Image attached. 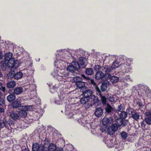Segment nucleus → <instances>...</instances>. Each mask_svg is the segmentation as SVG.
<instances>
[{
	"label": "nucleus",
	"mask_w": 151,
	"mask_h": 151,
	"mask_svg": "<svg viewBox=\"0 0 151 151\" xmlns=\"http://www.w3.org/2000/svg\"><path fill=\"white\" fill-rule=\"evenodd\" d=\"M81 76L84 80L88 81L90 84H91L93 85L94 88L96 93V94L100 96L102 103L103 105L106 104V99L105 96H102V94L101 93V92L99 88L96 84L94 80L91 78L89 76H86L83 74H82Z\"/></svg>",
	"instance_id": "1"
},
{
	"label": "nucleus",
	"mask_w": 151,
	"mask_h": 151,
	"mask_svg": "<svg viewBox=\"0 0 151 151\" xmlns=\"http://www.w3.org/2000/svg\"><path fill=\"white\" fill-rule=\"evenodd\" d=\"M21 53L19 54V56L22 57L21 59H19V66L22 65L23 67L28 66L29 68L32 66L33 63L31 59L28 55V53L24 51L22 48H20Z\"/></svg>",
	"instance_id": "2"
},
{
	"label": "nucleus",
	"mask_w": 151,
	"mask_h": 151,
	"mask_svg": "<svg viewBox=\"0 0 151 151\" xmlns=\"http://www.w3.org/2000/svg\"><path fill=\"white\" fill-rule=\"evenodd\" d=\"M31 107L29 106H21V104L19 101V116L22 117H26L27 115V111L30 110Z\"/></svg>",
	"instance_id": "3"
},
{
	"label": "nucleus",
	"mask_w": 151,
	"mask_h": 151,
	"mask_svg": "<svg viewBox=\"0 0 151 151\" xmlns=\"http://www.w3.org/2000/svg\"><path fill=\"white\" fill-rule=\"evenodd\" d=\"M105 116L102 120V124L105 127V128L109 126H110L114 123V120L112 116H111L109 117Z\"/></svg>",
	"instance_id": "4"
},
{
	"label": "nucleus",
	"mask_w": 151,
	"mask_h": 151,
	"mask_svg": "<svg viewBox=\"0 0 151 151\" xmlns=\"http://www.w3.org/2000/svg\"><path fill=\"white\" fill-rule=\"evenodd\" d=\"M17 62L18 61L15 60L14 58H12L7 61L8 68L11 69L13 68L15 70L17 69L19 65V63Z\"/></svg>",
	"instance_id": "5"
},
{
	"label": "nucleus",
	"mask_w": 151,
	"mask_h": 151,
	"mask_svg": "<svg viewBox=\"0 0 151 151\" xmlns=\"http://www.w3.org/2000/svg\"><path fill=\"white\" fill-rule=\"evenodd\" d=\"M99 101V100L97 96L92 95L90 98L89 103L87 104V108L91 107L93 105L97 104Z\"/></svg>",
	"instance_id": "6"
},
{
	"label": "nucleus",
	"mask_w": 151,
	"mask_h": 151,
	"mask_svg": "<svg viewBox=\"0 0 151 151\" xmlns=\"http://www.w3.org/2000/svg\"><path fill=\"white\" fill-rule=\"evenodd\" d=\"M105 110L106 116H107L108 114H110L111 116H113L115 114L116 111V109H114L112 106L109 104H107L105 108Z\"/></svg>",
	"instance_id": "7"
},
{
	"label": "nucleus",
	"mask_w": 151,
	"mask_h": 151,
	"mask_svg": "<svg viewBox=\"0 0 151 151\" xmlns=\"http://www.w3.org/2000/svg\"><path fill=\"white\" fill-rule=\"evenodd\" d=\"M111 125L109 126L107 129L108 133L111 135H113L117 130L118 126V125L113 123Z\"/></svg>",
	"instance_id": "8"
},
{
	"label": "nucleus",
	"mask_w": 151,
	"mask_h": 151,
	"mask_svg": "<svg viewBox=\"0 0 151 151\" xmlns=\"http://www.w3.org/2000/svg\"><path fill=\"white\" fill-rule=\"evenodd\" d=\"M44 145H39L37 143H33L32 147V151H44Z\"/></svg>",
	"instance_id": "9"
},
{
	"label": "nucleus",
	"mask_w": 151,
	"mask_h": 151,
	"mask_svg": "<svg viewBox=\"0 0 151 151\" xmlns=\"http://www.w3.org/2000/svg\"><path fill=\"white\" fill-rule=\"evenodd\" d=\"M11 71L9 72L7 74V77L8 78H11L13 77H14L15 79H18L19 77L18 76V73L19 72H17V69H11Z\"/></svg>",
	"instance_id": "10"
},
{
	"label": "nucleus",
	"mask_w": 151,
	"mask_h": 151,
	"mask_svg": "<svg viewBox=\"0 0 151 151\" xmlns=\"http://www.w3.org/2000/svg\"><path fill=\"white\" fill-rule=\"evenodd\" d=\"M105 76L106 79H109L110 81L113 83H116L119 80V78L115 76H111V74H105Z\"/></svg>",
	"instance_id": "11"
},
{
	"label": "nucleus",
	"mask_w": 151,
	"mask_h": 151,
	"mask_svg": "<svg viewBox=\"0 0 151 151\" xmlns=\"http://www.w3.org/2000/svg\"><path fill=\"white\" fill-rule=\"evenodd\" d=\"M82 96L86 97H88L90 98L93 94V91H92L89 89L88 88L86 87L82 90Z\"/></svg>",
	"instance_id": "12"
},
{
	"label": "nucleus",
	"mask_w": 151,
	"mask_h": 151,
	"mask_svg": "<svg viewBox=\"0 0 151 151\" xmlns=\"http://www.w3.org/2000/svg\"><path fill=\"white\" fill-rule=\"evenodd\" d=\"M90 98L88 97H86L82 96V97L80 99V102L81 104L85 105V108L88 109L89 108H87V104L89 103Z\"/></svg>",
	"instance_id": "13"
},
{
	"label": "nucleus",
	"mask_w": 151,
	"mask_h": 151,
	"mask_svg": "<svg viewBox=\"0 0 151 151\" xmlns=\"http://www.w3.org/2000/svg\"><path fill=\"white\" fill-rule=\"evenodd\" d=\"M114 69L112 66H110L104 65H103L102 68V70L105 72V74H110V73L111 72L113 69Z\"/></svg>",
	"instance_id": "14"
},
{
	"label": "nucleus",
	"mask_w": 151,
	"mask_h": 151,
	"mask_svg": "<svg viewBox=\"0 0 151 151\" xmlns=\"http://www.w3.org/2000/svg\"><path fill=\"white\" fill-rule=\"evenodd\" d=\"M57 147L53 143L50 144L48 147L44 146V151H55Z\"/></svg>",
	"instance_id": "15"
},
{
	"label": "nucleus",
	"mask_w": 151,
	"mask_h": 151,
	"mask_svg": "<svg viewBox=\"0 0 151 151\" xmlns=\"http://www.w3.org/2000/svg\"><path fill=\"white\" fill-rule=\"evenodd\" d=\"M86 61L87 59L86 58L83 57H81L79 58V62L80 68H84L86 67Z\"/></svg>",
	"instance_id": "16"
},
{
	"label": "nucleus",
	"mask_w": 151,
	"mask_h": 151,
	"mask_svg": "<svg viewBox=\"0 0 151 151\" xmlns=\"http://www.w3.org/2000/svg\"><path fill=\"white\" fill-rule=\"evenodd\" d=\"M146 117L144 119V121L148 125H151V114L150 113H145Z\"/></svg>",
	"instance_id": "17"
},
{
	"label": "nucleus",
	"mask_w": 151,
	"mask_h": 151,
	"mask_svg": "<svg viewBox=\"0 0 151 151\" xmlns=\"http://www.w3.org/2000/svg\"><path fill=\"white\" fill-rule=\"evenodd\" d=\"M94 114L96 117H100L103 114V110L101 107L96 108Z\"/></svg>",
	"instance_id": "18"
},
{
	"label": "nucleus",
	"mask_w": 151,
	"mask_h": 151,
	"mask_svg": "<svg viewBox=\"0 0 151 151\" xmlns=\"http://www.w3.org/2000/svg\"><path fill=\"white\" fill-rule=\"evenodd\" d=\"M118 121L120 122L119 123H118V122L117 121V124L119 127L122 126L123 127H125L128 124L129 121L128 120H123V119H118Z\"/></svg>",
	"instance_id": "19"
},
{
	"label": "nucleus",
	"mask_w": 151,
	"mask_h": 151,
	"mask_svg": "<svg viewBox=\"0 0 151 151\" xmlns=\"http://www.w3.org/2000/svg\"><path fill=\"white\" fill-rule=\"evenodd\" d=\"M140 116L139 113L135 111L134 113L131 115V117L134 120L138 121L139 119V117Z\"/></svg>",
	"instance_id": "20"
},
{
	"label": "nucleus",
	"mask_w": 151,
	"mask_h": 151,
	"mask_svg": "<svg viewBox=\"0 0 151 151\" xmlns=\"http://www.w3.org/2000/svg\"><path fill=\"white\" fill-rule=\"evenodd\" d=\"M105 77V74L101 71L96 72L95 75V78L97 80H99Z\"/></svg>",
	"instance_id": "21"
},
{
	"label": "nucleus",
	"mask_w": 151,
	"mask_h": 151,
	"mask_svg": "<svg viewBox=\"0 0 151 151\" xmlns=\"http://www.w3.org/2000/svg\"><path fill=\"white\" fill-rule=\"evenodd\" d=\"M108 83L109 82L107 81H104L101 83L100 86L101 89H100L101 91L102 92H104L106 90Z\"/></svg>",
	"instance_id": "22"
},
{
	"label": "nucleus",
	"mask_w": 151,
	"mask_h": 151,
	"mask_svg": "<svg viewBox=\"0 0 151 151\" xmlns=\"http://www.w3.org/2000/svg\"><path fill=\"white\" fill-rule=\"evenodd\" d=\"M85 83L84 82L82 81L80 82H77L76 83V85L78 88L81 89V90L86 88V86H85Z\"/></svg>",
	"instance_id": "23"
},
{
	"label": "nucleus",
	"mask_w": 151,
	"mask_h": 151,
	"mask_svg": "<svg viewBox=\"0 0 151 151\" xmlns=\"http://www.w3.org/2000/svg\"><path fill=\"white\" fill-rule=\"evenodd\" d=\"M120 113L119 114L120 119H125L127 116V113L124 111L120 112Z\"/></svg>",
	"instance_id": "24"
},
{
	"label": "nucleus",
	"mask_w": 151,
	"mask_h": 151,
	"mask_svg": "<svg viewBox=\"0 0 151 151\" xmlns=\"http://www.w3.org/2000/svg\"><path fill=\"white\" fill-rule=\"evenodd\" d=\"M9 123L5 120L0 121V127L3 128L4 127H7Z\"/></svg>",
	"instance_id": "25"
},
{
	"label": "nucleus",
	"mask_w": 151,
	"mask_h": 151,
	"mask_svg": "<svg viewBox=\"0 0 151 151\" xmlns=\"http://www.w3.org/2000/svg\"><path fill=\"white\" fill-rule=\"evenodd\" d=\"M27 70L26 69H24L19 71V79L23 77L27 76Z\"/></svg>",
	"instance_id": "26"
},
{
	"label": "nucleus",
	"mask_w": 151,
	"mask_h": 151,
	"mask_svg": "<svg viewBox=\"0 0 151 151\" xmlns=\"http://www.w3.org/2000/svg\"><path fill=\"white\" fill-rule=\"evenodd\" d=\"M85 73L88 75H92L94 73L93 70L91 68H88L86 69Z\"/></svg>",
	"instance_id": "27"
},
{
	"label": "nucleus",
	"mask_w": 151,
	"mask_h": 151,
	"mask_svg": "<svg viewBox=\"0 0 151 151\" xmlns=\"http://www.w3.org/2000/svg\"><path fill=\"white\" fill-rule=\"evenodd\" d=\"M71 64L74 67L76 70H78L80 68V64L78 62L73 61L72 62Z\"/></svg>",
	"instance_id": "28"
},
{
	"label": "nucleus",
	"mask_w": 151,
	"mask_h": 151,
	"mask_svg": "<svg viewBox=\"0 0 151 151\" xmlns=\"http://www.w3.org/2000/svg\"><path fill=\"white\" fill-rule=\"evenodd\" d=\"M12 54L11 52H8L6 53L5 55V60L6 62L8 60H9L10 59L12 58Z\"/></svg>",
	"instance_id": "29"
},
{
	"label": "nucleus",
	"mask_w": 151,
	"mask_h": 151,
	"mask_svg": "<svg viewBox=\"0 0 151 151\" xmlns=\"http://www.w3.org/2000/svg\"><path fill=\"white\" fill-rule=\"evenodd\" d=\"M125 106L124 105H123L122 104H121L118 106L117 110H116V111L121 112L124 111L125 109Z\"/></svg>",
	"instance_id": "30"
},
{
	"label": "nucleus",
	"mask_w": 151,
	"mask_h": 151,
	"mask_svg": "<svg viewBox=\"0 0 151 151\" xmlns=\"http://www.w3.org/2000/svg\"><path fill=\"white\" fill-rule=\"evenodd\" d=\"M16 85V82L14 81H11L7 84V86L9 88H12L14 87Z\"/></svg>",
	"instance_id": "31"
},
{
	"label": "nucleus",
	"mask_w": 151,
	"mask_h": 151,
	"mask_svg": "<svg viewBox=\"0 0 151 151\" xmlns=\"http://www.w3.org/2000/svg\"><path fill=\"white\" fill-rule=\"evenodd\" d=\"M135 111V110L129 106L128 108H127L126 112L127 113V114H128L130 115H132Z\"/></svg>",
	"instance_id": "32"
},
{
	"label": "nucleus",
	"mask_w": 151,
	"mask_h": 151,
	"mask_svg": "<svg viewBox=\"0 0 151 151\" xmlns=\"http://www.w3.org/2000/svg\"><path fill=\"white\" fill-rule=\"evenodd\" d=\"M15 98V97L14 94H11L7 97V99L9 101H12Z\"/></svg>",
	"instance_id": "33"
},
{
	"label": "nucleus",
	"mask_w": 151,
	"mask_h": 151,
	"mask_svg": "<svg viewBox=\"0 0 151 151\" xmlns=\"http://www.w3.org/2000/svg\"><path fill=\"white\" fill-rule=\"evenodd\" d=\"M74 67L71 64V65H69L67 68V70L69 71L72 73H74L76 70L74 68Z\"/></svg>",
	"instance_id": "34"
},
{
	"label": "nucleus",
	"mask_w": 151,
	"mask_h": 151,
	"mask_svg": "<svg viewBox=\"0 0 151 151\" xmlns=\"http://www.w3.org/2000/svg\"><path fill=\"white\" fill-rule=\"evenodd\" d=\"M120 135L122 139L124 140H125L128 137L127 133L124 131L122 132L121 133Z\"/></svg>",
	"instance_id": "35"
},
{
	"label": "nucleus",
	"mask_w": 151,
	"mask_h": 151,
	"mask_svg": "<svg viewBox=\"0 0 151 151\" xmlns=\"http://www.w3.org/2000/svg\"><path fill=\"white\" fill-rule=\"evenodd\" d=\"M22 151H30L27 144L24 142V145L21 146Z\"/></svg>",
	"instance_id": "36"
},
{
	"label": "nucleus",
	"mask_w": 151,
	"mask_h": 151,
	"mask_svg": "<svg viewBox=\"0 0 151 151\" xmlns=\"http://www.w3.org/2000/svg\"><path fill=\"white\" fill-rule=\"evenodd\" d=\"M83 80L82 78L80 77L76 76L73 78L74 82L76 83L80 82Z\"/></svg>",
	"instance_id": "37"
},
{
	"label": "nucleus",
	"mask_w": 151,
	"mask_h": 151,
	"mask_svg": "<svg viewBox=\"0 0 151 151\" xmlns=\"http://www.w3.org/2000/svg\"><path fill=\"white\" fill-rule=\"evenodd\" d=\"M10 116L11 117L14 119H17L19 117L16 113L13 112L11 113Z\"/></svg>",
	"instance_id": "38"
},
{
	"label": "nucleus",
	"mask_w": 151,
	"mask_h": 151,
	"mask_svg": "<svg viewBox=\"0 0 151 151\" xmlns=\"http://www.w3.org/2000/svg\"><path fill=\"white\" fill-rule=\"evenodd\" d=\"M102 67L100 65H95L94 67V69L96 72L100 71V70L101 68L102 69Z\"/></svg>",
	"instance_id": "39"
},
{
	"label": "nucleus",
	"mask_w": 151,
	"mask_h": 151,
	"mask_svg": "<svg viewBox=\"0 0 151 151\" xmlns=\"http://www.w3.org/2000/svg\"><path fill=\"white\" fill-rule=\"evenodd\" d=\"M119 64V62L117 60H116L113 63L111 66L114 69L118 67V65Z\"/></svg>",
	"instance_id": "40"
},
{
	"label": "nucleus",
	"mask_w": 151,
	"mask_h": 151,
	"mask_svg": "<svg viewBox=\"0 0 151 151\" xmlns=\"http://www.w3.org/2000/svg\"><path fill=\"white\" fill-rule=\"evenodd\" d=\"M7 64L6 61H4L2 62V65H1V68L3 70H6V67H7Z\"/></svg>",
	"instance_id": "41"
},
{
	"label": "nucleus",
	"mask_w": 151,
	"mask_h": 151,
	"mask_svg": "<svg viewBox=\"0 0 151 151\" xmlns=\"http://www.w3.org/2000/svg\"><path fill=\"white\" fill-rule=\"evenodd\" d=\"M144 122L145 121L144 120L143 121H142L140 123L141 126L143 130H145L147 129V128L146 127V125Z\"/></svg>",
	"instance_id": "42"
},
{
	"label": "nucleus",
	"mask_w": 151,
	"mask_h": 151,
	"mask_svg": "<svg viewBox=\"0 0 151 151\" xmlns=\"http://www.w3.org/2000/svg\"><path fill=\"white\" fill-rule=\"evenodd\" d=\"M34 69H33L32 68L31 69H28L27 71V76L28 75H30L31 76L34 73Z\"/></svg>",
	"instance_id": "43"
},
{
	"label": "nucleus",
	"mask_w": 151,
	"mask_h": 151,
	"mask_svg": "<svg viewBox=\"0 0 151 151\" xmlns=\"http://www.w3.org/2000/svg\"><path fill=\"white\" fill-rule=\"evenodd\" d=\"M2 73L0 72V77L2 76ZM0 90L3 91V92H4L5 91V88L3 87L1 83H0Z\"/></svg>",
	"instance_id": "44"
},
{
	"label": "nucleus",
	"mask_w": 151,
	"mask_h": 151,
	"mask_svg": "<svg viewBox=\"0 0 151 151\" xmlns=\"http://www.w3.org/2000/svg\"><path fill=\"white\" fill-rule=\"evenodd\" d=\"M19 105V102L18 101H15L12 103V106L14 108H17Z\"/></svg>",
	"instance_id": "45"
},
{
	"label": "nucleus",
	"mask_w": 151,
	"mask_h": 151,
	"mask_svg": "<svg viewBox=\"0 0 151 151\" xmlns=\"http://www.w3.org/2000/svg\"><path fill=\"white\" fill-rule=\"evenodd\" d=\"M107 98L111 102H114L115 101L114 98L113 96H108Z\"/></svg>",
	"instance_id": "46"
},
{
	"label": "nucleus",
	"mask_w": 151,
	"mask_h": 151,
	"mask_svg": "<svg viewBox=\"0 0 151 151\" xmlns=\"http://www.w3.org/2000/svg\"><path fill=\"white\" fill-rule=\"evenodd\" d=\"M14 93L16 95L19 94V88L17 87L15 88L14 90Z\"/></svg>",
	"instance_id": "47"
},
{
	"label": "nucleus",
	"mask_w": 151,
	"mask_h": 151,
	"mask_svg": "<svg viewBox=\"0 0 151 151\" xmlns=\"http://www.w3.org/2000/svg\"><path fill=\"white\" fill-rule=\"evenodd\" d=\"M1 93L0 92V105L3 104L4 103V100L1 98Z\"/></svg>",
	"instance_id": "48"
},
{
	"label": "nucleus",
	"mask_w": 151,
	"mask_h": 151,
	"mask_svg": "<svg viewBox=\"0 0 151 151\" xmlns=\"http://www.w3.org/2000/svg\"><path fill=\"white\" fill-rule=\"evenodd\" d=\"M137 105H138L140 107H142L143 106V104L142 103L140 102H138L137 101Z\"/></svg>",
	"instance_id": "49"
},
{
	"label": "nucleus",
	"mask_w": 151,
	"mask_h": 151,
	"mask_svg": "<svg viewBox=\"0 0 151 151\" xmlns=\"http://www.w3.org/2000/svg\"><path fill=\"white\" fill-rule=\"evenodd\" d=\"M52 74L54 76H57L59 75V74L58 73V70H56L54 72V73H52Z\"/></svg>",
	"instance_id": "50"
},
{
	"label": "nucleus",
	"mask_w": 151,
	"mask_h": 151,
	"mask_svg": "<svg viewBox=\"0 0 151 151\" xmlns=\"http://www.w3.org/2000/svg\"><path fill=\"white\" fill-rule=\"evenodd\" d=\"M55 151H63V150L62 148L57 147Z\"/></svg>",
	"instance_id": "51"
},
{
	"label": "nucleus",
	"mask_w": 151,
	"mask_h": 151,
	"mask_svg": "<svg viewBox=\"0 0 151 151\" xmlns=\"http://www.w3.org/2000/svg\"><path fill=\"white\" fill-rule=\"evenodd\" d=\"M143 87L145 88V91H147H147H148L149 92H150V89L148 87H147L146 86H143L142 88Z\"/></svg>",
	"instance_id": "52"
},
{
	"label": "nucleus",
	"mask_w": 151,
	"mask_h": 151,
	"mask_svg": "<svg viewBox=\"0 0 151 151\" xmlns=\"http://www.w3.org/2000/svg\"><path fill=\"white\" fill-rule=\"evenodd\" d=\"M23 90L24 89L22 88L19 87V94L22 93Z\"/></svg>",
	"instance_id": "53"
},
{
	"label": "nucleus",
	"mask_w": 151,
	"mask_h": 151,
	"mask_svg": "<svg viewBox=\"0 0 151 151\" xmlns=\"http://www.w3.org/2000/svg\"><path fill=\"white\" fill-rule=\"evenodd\" d=\"M64 76L65 77H68L69 75V73H65L64 75Z\"/></svg>",
	"instance_id": "54"
},
{
	"label": "nucleus",
	"mask_w": 151,
	"mask_h": 151,
	"mask_svg": "<svg viewBox=\"0 0 151 151\" xmlns=\"http://www.w3.org/2000/svg\"><path fill=\"white\" fill-rule=\"evenodd\" d=\"M125 78H126V79H127V80L129 79L130 81H131L130 79V77L129 75V76L127 75L126 76H125Z\"/></svg>",
	"instance_id": "55"
},
{
	"label": "nucleus",
	"mask_w": 151,
	"mask_h": 151,
	"mask_svg": "<svg viewBox=\"0 0 151 151\" xmlns=\"http://www.w3.org/2000/svg\"><path fill=\"white\" fill-rule=\"evenodd\" d=\"M55 102L57 104H60V101L58 100H55Z\"/></svg>",
	"instance_id": "56"
},
{
	"label": "nucleus",
	"mask_w": 151,
	"mask_h": 151,
	"mask_svg": "<svg viewBox=\"0 0 151 151\" xmlns=\"http://www.w3.org/2000/svg\"><path fill=\"white\" fill-rule=\"evenodd\" d=\"M2 58V54L0 51V59H1Z\"/></svg>",
	"instance_id": "57"
},
{
	"label": "nucleus",
	"mask_w": 151,
	"mask_h": 151,
	"mask_svg": "<svg viewBox=\"0 0 151 151\" xmlns=\"http://www.w3.org/2000/svg\"><path fill=\"white\" fill-rule=\"evenodd\" d=\"M150 113V114H151V109L149 110H148V111H146V112H145V113Z\"/></svg>",
	"instance_id": "58"
},
{
	"label": "nucleus",
	"mask_w": 151,
	"mask_h": 151,
	"mask_svg": "<svg viewBox=\"0 0 151 151\" xmlns=\"http://www.w3.org/2000/svg\"><path fill=\"white\" fill-rule=\"evenodd\" d=\"M4 110L3 109L0 108V112H3L4 111Z\"/></svg>",
	"instance_id": "59"
},
{
	"label": "nucleus",
	"mask_w": 151,
	"mask_h": 151,
	"mask_svg": "<svg viewBox=\"0 0 151 151\" xmlns=\"http://www.w3.org/2000/svg\"><path fill=\"white\" fill-rule=\"evenodd\" d=\"M28 88H23L24 91H25Z\"/></svg>",
	"instance_id": "60"
},
{
	"label": "nucleus",
	"mask_w": 151,
	"mask_h": 151,
	"mask_svg": "<svg viewBox=\"0 0 151 151\" xmlns=\"http://www.w3.org/2000/svg\"><path fill=\"white\" fill-rule=\"evenodd\" d=\"M36 115H38L39 113H38L37 112L36 113Z\"/></svg>",
	"instance_id": "61"
},
{
	"label": "nucleus",
	"mask_w": 151,
	"mask_h": 151,
	"mask_svg": "<svg viewBox=\"0 0 151 151\" xmlns=\"http://www.w3.org/2000/svg\"><path fill=\"white\" fill-rule=\"evenodd\" d=\"M21 122H21V123H22H22H24V122L23 121H21Z\"/></svg>",
	"instance_id": "62"
},
{
	"label": "nucleus",
	"mask_w": 151,
	"mask_h": 151,
	"mask_svg": "<svg viewBox=\"0 0 151 151\" xmlns=\"http://www.w3.org/2000/svg\"><path fill=\"white\" fill-rule=\"evenodd\" d=\"M124 65V64H121V65Z\"/></svg>",
	"instance_id": "63"
},
{
	"label": "nucleus",
	"mask_w": 151,
	"mask_h": 151,
	"mask_svg": "<svg viewBox=\"0 0 151 151\" xmlns=\"http://www.w3.org/2000/svg\"><path fill=\"white\" fill-rule=\"evenodd\" d=\"M40 115H39V116H38V118H39L40 117Z\"/></svg>",
	"instance_id": "64"
}]
</instances>
